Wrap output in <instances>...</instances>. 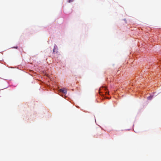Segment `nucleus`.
Wrapping results in <instances>:
<instances>
[{"instance_id":"2","label":"nucleus","mask_w":161,"mask_h":161,"mask_svg":"<svg viewBox=\"0 0 161 161\" xmlns=\"http://www.w3.org/2000/svg\"><path fill=\"white\" fill-rule=\"evenodd\" d=\"M57 50H58L57 47V46L56 45H55L54 46V48L53 49V52L54 53H55V52H57Z\"/></svg>"},{"instance_id":"1","label":"nucleus","mask_w":161,"mask_h":161,"mask_svg":"<svg viewBox=\"0 0 161 161\" xmlns=\"http://www.w3.org/2000/svg\"><path fill=\"white\" fill-rule=\"evenodd\" d=\"M59 92L64 94L67 93V90L65 89H59Z\"/></svg>"},{"instance_id":"6","label":"nucleus","mask_w":161,"mask_h":161,"mask_svg":"<svg viewBox=\"0 0 161 161\" xmlns=\"http://www.w3.org/2000/svg\"><path fill=\"white\" fill-rule=\"evenodd\" d=\"M104 88L105 90H107V88L106 87H104Z\"/></svg>"},{"instance_id":"3","label":"nucleus","mask_w":161,"mask_h":161,"mask_svg":"<svg viewBox=\"0 0 161 161\" xmlns=\"http://www.w3.org/2000/svg\"><path fill=\"white\" fill-rule=\"evenodd\" d=\"M153 98V96H150L149 97H147V99L148 100H151Z\"/></svg>"},{"instance_id":"7","label":"nucleus","mask_w":161,"mask_h":161,"mask_svg":"<svg viewBox=\"0 0 161 161\" xmlns=\"http://www.w3.org/2000/svg\"><path fill=\"white\" fill-rule=\"evenodd\" d=\"M105 93H106V94H108V92H106Z\"/></svg>"},{"instance_id":"4","label":"nucleus","mask_w":161,"mask_h":161,"mask_svg":"<svg viewBox=\"0 0 161 161\" xmlns=\"http://www.w3.org/2000/svg\"><path fill=\"white\" fill-rule=\"evenodd\" d=\"M74 0H69V2L70 3L72 2Z\"/></svg>"},{"instance_id":"5","label":"nucleus","mask_w":161,"mask_h":161,"mask_svg":"<svg viewBox=\"0 0 161 161\" xmlns=\"http://www.w3.org/2000/svg\"><path fill=\"white\" fill-rule=\"evenodd\" d=\"M13 48H16V49H18V47H13Z\"/></svg>"}]
</instances>
